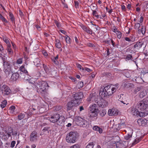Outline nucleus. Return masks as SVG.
Listing matches in <instances>:
<instances>
[{
	"label": "nucleus",
	"instance_id": "nucleus-30",
	"mask_svg": "<svg viewBox=\"0 0 148 148\" xmlns=\"http://www.w3.org/2000/svg\"><path fill=\"white\" fill-rule=\"evenodd\" d=\"M112 88V89L114 90V91L115 92L116 90L118 89L119 88V84H116L114 85H111L110 86Z\"/></svg>",
	"mask_w": 148,
	"mask_h": 148
},
{
	"label": "nucleus",
	"instance_id": "nucleus-22",
	"mask_svg": "<svg viewBox=\"0 0 148 148\" xmlns=\"http://www.w3.org/2000/svg\"><path fill=\"white\" fill-rule=\"evenodd\" d=\"M143 45V43L141 42H137L134 46V48H137L138 49L140 48Z\"/></svg>",
	"mask_w": 148,
	"mask_h": 148
},
{
	"label": "nucleus",
	"instance_id": "nucleus-15",
	"mask_svg": "<svg viewBox=\"0 0 148 148\" xmlns=\"http://www.w3.org/2000/svg\"><path fill=\"white\" fill-rule=\"evenodd\" d=\"M65 121V118L63 116H59L58 120L57 121V124L58 125H60L63 124Z\"/></svg>",
	"mask_w": 148,
	"mask_h": 148
},
{
	"label": "nucleus",
	"instance_id": "nucleus-26",
	"mask_svg": "<svg viewBox=\"0 0 148 148\" xmlns=\"http://www.w3.org/2000/svg\"><path fill=\"white\" fill-rule=\"evenodd\" d=\"M147 94L146 91L143 90L141 91L139 94V96L140 98H143L145 97Z\"/></svg>",
	"mask_w": 148,
	"mask_h": 148
},
{
	"label": "nucleus",
	"instance_id": "nucleus-12",
	"mask_svg": "<svg viewBox=\"0 0 148 148\" xmlns=\"http://www.w3.org/2000/svg\"><path fill=\"white\" fill-rule=\"evenodd\" d=\"M137 122L139 126H144L148 125V120L146 119H138Z\"/></svg>",
	"mask_w": 148,
	"mask_h": 148
},
{
	"label": "nucleus",
	"instance_id": "nucleus-61",
	"mask_svg": "<svg viewBox=\"0 0 148 148\" xmlns=\"http://www.w3.org/2000/svg\"><path fill=\"white\" fill-rule=\"evenodd\" d=\"M12 133V135L14 136H16L17 134V131H12V132H11Z\"/></svg>",
	"mask_w": 148,
	"mask_h": 148
},
{
	"label": "nucleus",
	"instance_id": "nucleus-5",
	"mask_svg": "<svg viewBox=\"0 0 148 148\" xmlns=\"http://www.w3.org/2000/svg\"><path fill=\"white\" fill-rule=\"evenodd\" d=\"M75 119L76 123L81 127H86L88 125L87 121L84 118L79 116H76L75 118Z\"/></svg>",
	"mask_w": 148,
	"mask_h": 148
},
{
	"label": "nucleus",
	"instance_id": "nucleus-17",
	"mask_svg": "<svg viewBox=\"0 0 148 148\" xmlns=\"http://www.w3.org/2000/svg\"><path fill=\"white\" fill-rule=\"evenodd\" d=\"M81 27L82 29L86 32L90 34H92V31L89 27H87L83 25H82Z\"/></svg>",
	"mask_w": 148,
	"mask_h": 148
},
{
	"label": "nucleus",
	"instance_id": "nucleus-39",
	"mask_svg": "<svg viewBox=\"0 0 148 148\" xmlns=\"http://www.w3.org/2000/svg\"><path fill=\"white\" fill-rule=\"evenodd\" d=\"M65 38L66 43L68 44H70V43L71 40L70 38L68 36H66Z\"/></svg>",
	"mask_w": 148,
	"mask_h": 148
},
{
	"label": "nucleus",
	"instance_id": "nucleus-32",
	"mask_svg": "<svg viewBox=\"0 0 148 148\" xmlns=\"http://www.w3.org/2000/svg\"><path fill=\"white\" fill-rule=\"evenodd\" d=\"M43 66L46 73L47 74H49L50 71L48 68L44 64H43Z\"/></svg>",
	"mask_w": 148,
	"mask_h": 148
},
{
	"label": "nucleus",
	"instance_id": "nucleus-56",
	"mask_svg": "<svg viewBox=\"0 0 148 148\" xmlns=\"http://www.w3.org/2000/svg\"><path fill=\"white\" fill-rule=\"evenodd\" d=\"M84 69V72L85 71H88V72H91L92 71V70L90 69L86 68V67H85Z\"/></svg>",
	"mask_w": 148,
	"mask_h": 148
},
{
	"label": "nucleus",
	"instance_id": "nucleus-47",
	"mask_svg": "<svg viewBox=\"0 0 148 148\" xmlns=\"http://www.w3.org/2000/svg\"><path fill=\"white\" fill-rule=\"evenodd\" d=\"M140 140V139L139 138H136L134 142L132 143V145H134L137 143H138Z\"/></svg>",
	"mask_w": 148,
	"mask_h": 148
},
{
	"label": "nucleus",
	"instance_id": "nucleus-53",
	"mask_svg": "<svg viewBox=\"0 0 148 148\" xmlns=\"http://www.w3.org/2000/svg\"><path fill=\"white\" fill-rule=\"evenodd\" d=\"M84 85L83 83L82 82H78L77 85L79 87L82 88Z\"/></svg>",
	"mask_w": 148,
	"mask_h": 148
},
{
	"label": "nucleus",
	"instance_id": "nucleus-50",
	"mask_svg": "<svg viewBox=\"0 0 148 148\" xmlns=\"http://www.w3.org/2000/svg\"><path fill=\"white\" fill-rule=\"evenodd\" d=\"M120 145V144L118 142L117 143H115L113 144L114 147H116V148L119 147V145Z\"/></svg>",
	"mask_w": 148,
	"mask_h": 148
},
{
	"label": "nucleus",
	"instance_id": "nucleus-63",
	"mask_svg": "<svg viewBox=\"0 0 148 148\" xmlns=\"http://www.w3.org/2000/svg\"><path fill=\"white\" fill-rule=\"evenodd\" d=\"M0 51L2 53H3V46L1 45H0Z\"/></svg>",
	"mask_w": 148,
	"mask_h": 148
},
{
	"label": "nucleus",
	"instance_id": "nucleus-48",
	"mask_svg": "<svg viewBox=\"0 0 148 148\" xmlns=\"http://www.w3.org/2000/svg\"><path fill=\"white\" fill-rule=\"evenodd\" d=\"M77 66L78 68L79 69L80 71L82 70V71H84V69L82 67V66L80 64H77Z\"/></svg>",
	"mask_w": 148,
	"mask_h": 148
},
{
	"label": "nucleus",
	"instance_id": "nucleus-46",
	"mask_svg": "<svg viewBox=\"0 0 148 148\" xmlns=\"http://www.w3.org/2000/svg\"><path fill=\"white\" fill-rule=\"evenodd\" d=\"M94 147V144L92 143H89L88 145L86 146V148H93Z\"/></svg>",
	"mask_w": 148,
	"mask_h": 148
},
{
	"label": "nucleus",
	"instance_id": "nucleus-59",
	"mask_svg": "<svg viewBox=\"0 0 148 148\" xmlns=\"http://www.w3.org/2000/svg\"><path fill=\"white\" fill-rule=\"evenodd\" d=\"M74 3L75 6L76 8H77L78 7L79 3L78 1H74Z\"/></svg>",
	"mask_w": 148,
	"mask_h": 148
},
{
	"label": "nucleus",
	"instance_id": "nucleus-33",
	"mask_svg": "<svg viewBox=\"0 0 148 148\" xmlns=\"http://www.w3.org/2000/svg\"><path fill=\"white\" fill-rule=\"evenodd\" d=\"M132 134H128L127 135L124 136V138L125 140H130V138H132Z\"/></svg>",
	"mask_w": 148,
	"mask_h": 148
},
{
	"label": "nucleus",
	"instance_id": "nucleus-36",
	"mask_svg": "<svg viewBox=\"0 0 148 148\" xmlns=\"http://www.w3.org/2000/svg\"><path fill=\"white\" fill-rule=\"evenodd\" d=\"M50 127H45L42 130V131L43 132H45L46 131L48 132V133L49 132V131L51 132V130L49 129Z\"/></svg>",
	"mask_w": 148,
	"mask_h": 148
},
{
	"label": "nucleus",
	"instance_id": "nucleus-21",
	"mask_svg": "<svg viewBox=\"0 0 148 148\" xmlns=\"http://www.w3.org/2000/svg\"><path fill=\"white\" fill-rule=\"evenodd\" d=\"M11 136V134H10V133H3L2 135V139L4 140H6L8 139L9 137Z\"/></svg>",
	"mask_w": 148,
	"mask_h": 148
},
{
	"label": "nucleus",
	"instance_id": "nucleus-24",
	"mask_svg": "<svg viewBox=\"0 0 148 148\" xmlns=\"http://www.w3.org/2000/svg\"><path fill=\"white\" fill-rule=\"evenodd\" d=\"M125 40L129 42V45H131V43L133 42L134 41V39H133V37H130V38L126 37L125 38Z\"/></svg>",
	"mask_w": 148,
	"mask_h": 148
},
{
	"label": "nucleus",
	"instance_id": "nucleus-13",
	"mask_svg": "<svg viewBox=\"0 0 148 148\" xmlns=\"http://www.w3.org/2000/svg\"><path fill=\"white\" fill-rule=\"evenodd\" d=\"M59 116V114H56L51 116V117L49 118V120L51 122L53 123L57 122L58 121Z\"/></svg>",
	"mask_w": 148,
	"mask_h": 148
},
{
	"label": "nucleus",
	"instance_id": "nucleus-28",
	"mask_svg": "<svg viewBox=\"0 0 148 148\" xmlns=\"http://www.w3.org/2000/svg\"><path fill=\"white\" fill-rule=\"evenodd\" d=\"M56 47L58 48H60L61 47V45L60 40L58 39L56 40Z\"/></svg>",
	"mask_w": 148,
	"mask_h": 148
},
{
	"label": "nucleus",
	"instance_id": "nucleus-55",
	"mask_svg": "<svg viewBox=\"0 0 148 148\" xmlns=\"http://www.w3.org/2000/svg\"><path fill=\"white\" fill-rule=\"evenodd\" d=\"M15 143H16V142L15 141H14V140L12 141L11 142V143L10 147H14Z\"/></svg>",
	"mask_w": 148,
	"mask_h": 148
},
{
	"label": "nucleus",
	"instance_id": "nucleus-58",
	"mask_svg": "<svg viewBox=\"0 0 148 148\" xmlns=\"http://www.w3.org/2000/svg\"><path fill=\"white\" fill-rule=\"evenodd\" d=\"M100 127L97 126H94L93 128V130L98 131Z\"/></svg>",
	"mask_w": 148,
	"mask_h": 148
},
{
	"label": "nucleus",
	"instance_id": "nucleus-37",
	"mask_svg": "<svg viewBox=\"0 0 148 148\" xmlns=\"http://www.w3.org/2000/svg\"><path fill=\"white\" fill-rule=\"evenodd\" d=\"M7 102L6 100H4L1 103V107L3 108H5L6 104H7Z\"/></svg>",
	"mask_w": 148,
	"mask_h": 148
},
{
	"label": "nucleus",
	"instance_id": "nucleus-52",
	"mask_svg": "<svg viewBox=\"0 0 148 148\" xmlns=\"http://www.w3.org/2000/svg\"><path fill=\"white\" fill-rule=\"evenodd\" d=\"M132 58V56L131 54H128L127 55L126 57V59L127 60H131Z\"/></svg>",
	"mask_w": 148,
	"mask_h": 148
},
{
	"label": "nucleus",
	"instance_id": "nucleus-62",
	"mask_svg": "<svg viewBox=\"0 0 148 148\" xmlns=\"http://www.w3.org/2000/svg\"><path fill=\"white\" fill-rule=\"evenodd\" d=\"M52 60L53 61V62L56 64H58V61L57 60H54V58H53L52 59Z\"/></svg>",
	"mask_w": 148,
	"mask_h": 148
},
{
	"label": "nucleus",
	"instance_id": "nucleus-31",
	"mask_svg": "<svg viewBox=\"0 0 148 148\" xmlns=\"http://www.w3.org/2000/svg\"><path fill=\"white\" fill-rule=\"evenodd\" d=\"M129 45V43L126 42L124 40L121 41V46L122 47H125Z\"/></svg>",
	"mask_w": 148,
	"mask_h": 148
},
{
	"label": "nucleus",
	"instance_id": "nucleus-3",
	"mask_svg": "<svg viewBox=\"0 0 148 148\" xmlns=\"http://www.w3.org/2000/svg\"><path fill=\"white\" fill-rule=\"evenodd\" d=\"M78 136L77 132H71L67 135L66 140L69 143H74L76 142Z\"/></svg>",
	"mask_w": 148,
	"mask_h": 148
},
{
	"label": "nucleus",
	"instance_id": "nucleus-60",
	"mask_svg": "<svg viewBox=\"0 0 148 148\" xmlns=\"http://www.w3.org/2000/svg\"><path fill=\"white\" fill-rule=\"evenodd\" d=\"M55 23L56 25L58 27H60V23L57 21H55Z\"/></svg>",
	"mask_w": 148,
	"mask_h": 148
},
{
	"label": "nucleus",
	"instance_id": "nucleus-14",
	"mask_svg": "<svg viewBox=\"0 0 148 148\" xmlns=\"http://www.w3.org/2000/svg\"><path fill=\"white\" fill-rule=\"evenodd\" d=\"M37 132L35 131H33L31 134L30 137V140L31 141H34L37 139Z\"/></svg>",
	"mask_w": 148,
	"mask_h": 148
},
{
	"label": "nucleus",
	"instance_id": "nucleus-18",
	"mask_svg": "<svg viewBox=\"0 0 148 148\" xmlns=\"http://www.w3.org/2000/svg\"><path fill=\"white\" fill-rule=\"evenodd\" d=\"M19 74L17 73H13L11 77V79L14 80L16 81L17 79L19 77Z\"/></svg>",
	"mask_w": 148,
	"mask_h": 148
},
{
	"label": "nucleus",
	"instance_id": "nucleus-10",
	"mask_svg": "<svg viewBox=\"0 0 148 148\" xmlns=\"http://www.w3.org/2000/svg\"><path fill=\"white\" fill-rule=\"evenodd\" d=\"M108 114L110 116H116L119 115L120 112L119 111L114 108L110 109L108 112Z\"/></svg>",
	"mask_w": 148,
	"mask_h": 148
},
{
	"label": "nucleus",
	"instance_id": "nucleus-43",
	"mask_svg": "<svg viewBox=\"0 0 148 148\" xmlns=\"http://www.w3.org/2000/svg\"><path fill=\"white\" fill-rule=\"evenodd\" d=\"M116 34L118 38L119 39H120L121 38L122 36V33L119 31H117V32H116Z\"/></svg>",
	"mask_w": 148,
	"mask_h": 148
},
{
	"label": "nucleus",
	"instance_id": "nucleus-7",
	"mask_svg": "<svg viewBox=\"0 0 148 148\" xmlns=\"http://www.w3.org/2000/svg\"><path fill=\"white\" fill-rule=\"evenodd\" d=\"M73 96L74 100H75L76 101H78V100L82 99L84 95L83 93L81 92H73Z\"/></svg>",
	"mask_w": 148,
	"mask_h": 148
},
{
	"label": "nucleus",
	"instance_id": "nucleus-41",
	"mask_svg": "<svg viewBox=\"0 0 148 148\" xmlns=\"http://www.w3.org/2000/svg\"><path fill=\"white\" fill-rule=\"evenodd\" d=\"M146 27L145 26H143L142 27L141 32L143 34H145L146 32Z\"/></svg>",
	"mask_w": 148,
	"mask_h": 148
},
{
	"label": "nucleus",
	"instance_id": "nucleus-57",
	"mask_svg": "<svg viewBox=\"0 0 148 148\" xmlns=\"http://www.w3.org/2000/svg\"><path fill=\"white\" fill-rule=\"evenodd\" d=\"M79 147V145L78 144H76L71 146L70 148H77Z\"/></svg>",
	"mask_w": 148,
	"mask_h": 148
},
{
	"label": "nucleus",
	"instance_id": "nucleus-34",
	"mask_svg": "<svg viewBox=\"0 0 148 148\" xmlns=\"http://www.w3.org/2000/svg\"><path fill=\"white\" fill-rule=\"evenodd\" d=\"M9 15L10 19L13 23L14 21V17L13 14L11 12H9Z\"/></svg>",
	"mask_w": 148,
	"mask_h": 148
},
{
	"label": "nucleus",
	"instance_id": "nucleus-45",
	"mask_svg": "<svg viewBox=\"0 0 148 148\" xmlns=\"http://www.w3.org/2000/svg\"><path fill=\"white\" fill-rule=\"evenodd\" d=\"M131 84L128 82H126L124 83V87L126 88H128L131 86Z\"/></svg>",
	"mask_w": 148,
	"mask_h": 148
},
{
	"label": "nucleus",
	"instance_id": "nucleus-9",
	"mask_svg": "<svg viewBox=\"0 0 148 148\" xmlns=\"http://www.w3.org/2000/svg\"><path fill=\"white\" fill-rule=\"evenodd\" d=\"M97 103L99 107L101 108H104L108 105V102L103 99L98 101Z\"/></svg>",
	"mask_w": 148,
	"mask_h": 148
},
{
	"label": "nucleus",
	"instance_id": "nucleus-54",
	"mask_svg": "<svg viewBox=\"0 0 148 148\" xmlns=\"http://www.w3.org/2000/svg\"><path fill=\"white\" fill-rule=\"evenodd\" d=\"M140 27V23H136L135 24V28L138 29Z\"/></svg>",
	"mask_w": 148,
	"mask_h": 148
},
{
	"label": "nucleus",
	"instance_id": "nucleus-6",
	"mask_svg": "<svg viewBox=\"0 0 148 148\" xmlns=\"http://www.w3.org/2000/svg\"><path fill=\"white\" fill-rule=\"evenodd\" d=\"M1 91L4 95H7L10 93L11 90L8 86L4 85L1 87Z\"/></svg>",
	"mask_w": 148,
	"mask_h": 148
},
{
	"label": "nucleus",
	"instance_id": "nucleus-8",
	"mask_svg": "<svg viewBox=\"0 0 148 148\" xmlns=\"http://www.w3.org/2000/svg\"><path fill=\"white\" fill-rule=\"evenodd\" d=\"M78 104V101H76L75 100H72L68 102L67 104V110H70L72 109V108Z\"/></svg>",
	"mask_w": 148,
	"mask_h": 148
},
{
	"label": "nucleus",
	"instance_id": "nucleus-51",
	"mask_svg": "<svg viewBox=\"0 0 148 148\" xmlns=\"http://www.w3.org/2000/svg\"><path fill=\"white\" fill-rule=\"evenodd\" d=\"M23 62V59L22 58H20L18 59L16 61V63L18 64H21Z\"/></svg>",
	"mask_w": 148,
	"mask_h": 148
},
{
	"label": "nucleus",
	"instance_id": "nucleus-20",
	"mask_svg": "<svg viewBox=\"0 0 148 148\" xmlns=\"http://www.w3.org/2000/svg\"><path fill=\"white\" fill-rule=\"evenodd\" d=\"M97 105L95 104H93L90 107V111L92 112H95L96 111H98V110L96 109Z\"/></svg>",
	"mask_w": 148,
	"mask_h": 148
},
{
	"label": "nucleus",
	"instance_id": "nucleus-1",
	"mask_svg": "<svg viewBox=\"0 0 148 148\" xmlns=\"http://www.w3.org/2000/svg\"><path fill=\"white\" fill-rule=\"evenodd\" d=\"M2 60L4 72L7 76H8L12 72L10 62L7 60V58H2Z\"/></svg>",
	"mask_w": 148,
	"mask_h": 148
},
{
	"label": "nucleus",
	"instance_id": "nucleus-2",
	"mask_svg": "<svg viewBox=\"0 0 148 148\" xmlns=\"http://www.w3.org/2000/svg\"><path fill=\"white\" fill-rule=\"evenodd\" d=\"M114 92L112 88L110 86L108 85L104 88L103 91H100L99 94L100 95H101L103 97L108 98Z\"/></svg>",
	"mask_w": 148,
	"mask_h": 148
},
{
	"label": "nucleus",
	"instance_id": "nucleus-35",
	"mask_svg": "<svg viewBox=\"0 0 148 148\" xmlns=\"http://www.w3.org/2000/svg\"><path fill=\"white\" fill-rule=\"evenodd\" d=\"M25 115L24 114L20 113L18 116V119L19 120H21L25 117Z\"/></svg>",
	"mask_w": 148,
	"mask_h": 148
},
{
	"label": "nucleus",
	"instance_id": "nucleus-49",
	"mask_svg": "<svg viewBox=\"0 0 148 148\" xmlns=\"http://www.w3.org/2000/svg\"><path fill=\"white\" fill-rule=\"evenodd\" d=\"M141 87H137L136 88L134 89V92L136 93L138 91H140L141 89Z\"/></svg>",
	"mask_w": 148,
	"mask_h": 148
},
{
	"label": "nucleus",
	"instance_id": "nucleus-27",
	"mask_svg": "<svg viewBox=\"0 0 148 148\" xmlns=\"http://www.w3.org/2000/svg\"><path fill=\"white\" fill-rule=\"evenodd\" d=\"M24 66V65H22L20 67V69L21 72L24 73L25 74L27 75L28 73V72L27 70L25 69Z\"/></svg>",
	"mask_w": 148,
	"mask_h": 148
},
{
	"label": "nucleus",
	"instance_id": "nucleus-11",
	"mask_svg": "<svg viewBox=\"0 0 148 148\" xmlns=\"http://www.w3.org/2000/svg\"><path fill=\"white\" fill-rule=\"evenodd\" d=\"M48 87L49 86L47 83L45 82H42L39 86L40 90L42 92L45 91L47 89Z\"/></svg>",
	"mask_w": 148,
	"mask_h": 148
},
{
	"label": "nucleus",
	"instance_id": "nucleus-4",
	"mask_svg": "<svg viewBox=\"0 0 148 148\" xmlns=\"http://www.w3.org/2000/svg\"><path fill=\"white\" fill-rule=\"evenodd\" d=\"M136 107L142 110H146V109L148 108V97L144 99L138 103Z\"/></svg>",
	"mask_w": 148,
	"mask_h": 148
},
{
	"label": "nucleus",
	"instance_id": "nucleus-19",
	"mask_svg": "<svg viewBox=\"0 0 148 148\" xmlns=\"http://www.w3.org/2000/svg\"><path fill=\"white\" fill-rule=\"evenodd\" d=\"M132 113L134 115H138L139 111L136 108L134 107H132L130 108Z\"/></svg>",
	"mask_w": 148,
	"mask_h": 148
},
{
	"label": "nucleus",
	"instance_id": "nucleus-64",
	"mask_svg": "<svg viewBox=\"0 0 148 148\" xmlns=\"http://www.w3.org/2000/svg\"><path fill=\"white\" fill-rule=\"evenodd\" d=\"M87 45L88 46L90 47H94V45L91 43H88L87 44Z\"/></svg>",
	"mask_w": 148,
	"mask_h": 148
},
{
	"label": "nucleus",
	"instance_id": "nucleus-44",
	"mask_svg": "<svg viewBox=\"0 0 148 148\" xmlns=\"http://www.w3.org/2000/svg\"><path fill=\"white\" fill-rule=\"evenodd\" d=\"M0 18H1L2 21L5 22V23H8V21L0 13Z\"/></svg>",
	"mask_w": 148,
	"mask_h": 148
},
{
	"label": "nucleus",
	"instance_id": "nucleus-25",
	"mask_svg": "<svg viewBox=\"0 0 148 148\" xmlns=\"http://www.w3.org/2000/svg\"><path fill=\"white\" fill-rule=\"evenodd\" d=\"M7 50L9 54L12 55L13 54V51L11 48V45L10 44H8Z\"/></svg>",
	"mask_w": 148,
	"mask_h": 148
},
{
	"label": "nucleus",
	"instance_id": "nucleus-38",
	"mask_svg": "<svg viewBox=\"0 0 148 148\" xmlns=\"http://www.w3.org/2000/svg\"><path fill=\"white\" fill-rule=\"evenodd\" d=\"M136 82L138 83H142L144 82L143 79L140 77H138L135 79Z\"/></svg>",
	"mask_w": 148,
	"mask_h": 148
},
{
	"label": "nucleus",
	"instance_id": "nucleus-42",
	"mask_svg": "<svg viewBox=\"0 0 148 148\" xmlns=\"http://www.w3.org/2000/svg\"><path fill=\"white\" fill-rule=\"evenodd\" d=\"M98 111H96V112H92L91 114H90V116L91 117H96L98 114L97 112Z\"/></svg>",
	"mask_w": 148,
	"mask_h": 148
},
{
	"label": "nucleus",
	"instance_id": "nucleus-16",
	"mask_svg": "<svg viewBox=\"0 0 148 148\" xmlns=\"http://www.w3.org/2000/svg\"><path fill=\"white\" fill-rule=\"evenodd\" d=\"M141 112H139L138 114V116L140 117H143L147 115L148 114V111L146 110H142Z\"/></svg>",
	"mask_w": 148,
	"mask_h": 148
},
{
	"label": "nucleus",
	"instance_id": "nucleus-23",
	"mask_svg": "<svg viewBox=\"0 0 148 148\" xmlns=\"http://www.w3.org/2000/svg\"><path fill=\"white\" fill-rule=\"evenodd\" d=\"M13 130V129L10 127L8 126L6 128L5 130L4 131L5 133H10V134L12 132Z\"/></svg>",
	"mask_w": 148,
	"mask_h": 148
},
{
	"label": "nucleus",
	"instance_id": "nucleus-29",
	"mask_svg": "<svg viewBox=\"0 0 148 148\" xmlns=\"http://www.w3.org/2000/svg\"><path fill=\"white\" fill-rule=\"evenodd\" d=\"M107 111L105 109H103L99 111V114L102 117L104 116L106 114Z\"/></svg>",
	"mask_w": 148,
	"mask_h": 148
},
{
	"label": "nucleus",
	"instance_id": "nucleus-40",
	"mask_svg": "<svg viewBox=\"0 0 148 148\" xmlns=\"http://www.w3.org/2000/svg\"><path fill=\"white\" fill-rule=\"evenodd\" d=\"M93 13L92 14L93 16H95L97 18H101L97 14V12L95 10H92Z\"/></svg>",
	"mask_w": 148,
	"mask_h": 148
}]
</instances>
